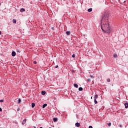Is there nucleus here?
Masks as SVG:
<instances>
[{"label":"nucleus","instance_id":"nucleus-8","mask_svg":"<svg viewBox=\"0 0 128 128\" xmlns=\"http://www.w3.org/2000/svg\"><path fill=\"white\" fill-rule=\"evenodd\" d=\"M26 12V9L22 8L20 10V12Z\"/></svg>","mask_w":128,"mask_h":128},{"label":"nucleus","instance_id":"nucleus-2","mask_svg":"<svg viewBox=\"0 0 128 128\" xmlns=\"http://www.w3.org/2000/svg\"><path fill=\"white\" fill-rule=\"evenodd\" d=\"M108 20V14L104 13L102 16L101 22H106Z\"/></svg>","mask_w":128,"mask_h":128},{"label":"nucleus","instance_id":"nucleus-33","mask_svg":"<svg viewBox=\"0 0 128 128\" xmlns=\"http://www.w3.org/2000/svg\"><path fill=\"white\" fill-rule=\"evenodd\" d=\"M88 128H92V126H89Z\"/></svg>","mask_w":128,"mask_h":128},{"label":"nucleus","instance_id":"nucleus-6","mask_svg":"<svg viewBox=\"0 0 128 128\" xmlns=\"http://www.w3.org/2000/svg\"><path fill=\"white\" fill-rule=\"evenodd\" d=\"M125 106V108H128V102H126L124 104Z\"/></svg>","mask_w":128,"mask_h":128},{"label":"nucleus","instance_id":"nucleus-35","mask_svg":"<svg viewBox=\"0 0 128 128\" xmlns=\"http://www.w3.org/2000/svg\"><path fill=\"white\" fill-rule=\"evenodd\" d=\"M120 128H122V124H120Z\"/></svg>","mask_w":128,"mask_h":128},{"label":"nucleus","instance_id":"nucleus-29","mask_svg":"<svg viewBox=\"0 0 128 128\" xmlns=\"http://www.w3.org/2000/svg\"><path fill=\"white\" fill-rule=\"evenodd\" d=\"M88 80V82H91V80H90V78H88V80Z\"/></svg>","mask_w":128,"mask_h":128},{"label":"nucleus","instance_id":"nucleus-7","mask_svg":"<svg viewBox=\"0 0 128 128\" xmlns=\"http://www.w3.org/2000/svg\"><path fill=\"white\" fill-rule=\"evenodd\" d=\"M53 122H58V118H53Z\"/></svg>","mask_w":128,"mask_h":128},{"label":"nucleus","instance_id":"nucleus-14","mask_svg":"<svg viewBox=\"0 0 128 128\" xmlns=\"http://www.w3.org/2000/svg\"><path fill=\"white\" fill-rule=\"evenodd\" d=\"M98 98V94H96L94 96V100H96Z\"/></svg>","mask_w":128,"mask_h":128},{"label":"nucleus","instance_id":"nucleus-13","mask_svg":"<svg viewBox=\"0 0 128 128\" xmlns=\"http://www.w3.org/2000/svg\"><path fill=\"white\" fill-rule=\"evenodd\" d=\"M46 94V91H42V96H44V94Z\"/></svg>","mask_w":128,"mask_h":128},{"label":"nucleus","instance_id":"nucleus-22","mask_svg":"<svg viewBox=\"0 0 128 128\" xmlns=\"http://www.w3.org/2000/svg\"><path fill=\"white\" fill-rule=\"evenodd\" d=\"M106 81L108 82H110V78H107L106 79Z\"/></svg>","mask_w":128,"mask_h":128},{"label":"nucleus","instance_id":"nucleus-4","mask_svg":"<svg viewBox=\"0 0 128 128\" xmlns=\"http://www.w3.org/2000/svg\"><path fill=\"white\" fill-rule=\"evenodd\" d=\"M16 52L14 51L12 52V56H16Z\"/></svg>","mask_w":128,"mask_h":128},{"label":"nucleus","instance_id":"nucleus-27","mask_svg":"<svg viewBox=\"0 0 128 128\" xmlns=\"http://www.w3.org/2000/svg\"><path fill=\"white\" fill-rule=\"evenodd\" d=\"M19 110H20V108H18V109H17V111L19 112Z\"/></svg>","mask_w":128,"mask_h":128},{"label":"nucleus","instance_id":"nucleus-12","mask_svg":"<svg viewBox=\"0 0 128 128\" xmlns=\"http://www.w3.org/2000/svg\"><path fill=\"white\" fill-rule=\"evenodd\" d=\"M74 88H78V85L76 84H74Z\"/></svg>","mask_w":128,"mask_h":128},{"label":"nucleus","instance_id":"nucleus-11","mask_svg":"<svg viewBox=\"0 0 128 128\" xmlns=\"http://www.w3.org/2000/svg\"><path fill=\"white\" fill-rule=\"evenodd\" d=\"M66 34H67V36H70V31H66Z\"/></svg>","mask_w":128,"mask_h":128},{"label":"nucleus","instance_id":"nucleus-5","mask_svg":"<svg viewBox=\"0 0 128 128\" xmlns=\"http://www.w3.org/2000/svg\"><path fill=\"white\" fill-rule=\"evenodd\" d=\"M26 119H24L22 122V124H24L26 123Z\"/></svg>","mask_w":128,"mask_h":128},{"label":"nucleus","instance_id":"nucleus-9","mask_svg":"<svg viewBox=\"0 0 128 128\" xmlns=\"http://www.w3.org/2000/svg\"><path fill=\"white\" fill-rule=\"evenodd\" d=\"M34 106H36V104H34V102L32 103V108H34Z\"/></svg>","mask_w":128,"mask_h":128},{"label":"nucleus","instance_id":"nucleus-28","mask_svg":"<svg viewBox=\"0 0 128 128\" xmlns=\"http://www.w3.org/2000/svg\"><path fill=\"white\" fill-rule=\"evenodd\" d=\"M33 64H36V61H34L33 62Z\"/></svg>","mask_w":128,"mask_h":128},{"label":"nucleus","instance_id":"nucleus-24","mask_svg":"<svg viewBox=\"0 0 128 128\" xmlns=\"http://www.w3.org/2000/svg\"><path fill=\"white\" fill-rule=\"evenodd\" d=\"M72 58H76V54H74L72 55Z\"/></svg>","mask_w":128,"mask_h":128},{"label":"nucleus","instance_id":"nucleus-26","mask_svg":"<svg viewBox=\"0 0 128 128\" xmlns=\"http://www.w3.org/2000/svg\"><path fill=\"white\" fill-rule=\"evenodd\" d=\"M4 100H0V102H4Z\"/></svg>","mask_w":128,"mask_h":128},{"label":"nucleus","instance_id":"nucleus-25","mask_svg":"<svg viewBox=\"0 0 128 128\" xmlns=\"http://www.w3.org/2000/svg\"><path fill=\"white\" fill-rule=\"evenodd\" d=\"M118 56V55L116 54H114V58H116Z\"/></svg>","mask_w":128,"mask_h":128},{"label":"nucleus","instance_id":"nucleus-36","mask_svg":"<svg viewBox=\"0 0 128 128\" xmlns=\"http://www.w3.org/2000/svg\"><path fill=\"white\" fill-rule=\"evenodd\" d=\"M91 98H92V96H91Z\"/></svg>","mask_w":128,"mask_h":128},{"label":"nucleus","instance_id":"nucleus-16","mask_svg":"<svg viewBox=\"0 0 128 128\" xmlns=\"http://www.w3.org/2000/svg\"><path fill=\"white\" fill-rule=\"evenodd\" d=\"M12 22H13V24H16V20L13 19L12 20Z\"/></svg>","mask_w":128,"mask_h":128},{"label":"nucleus","instance_id":"nucleus-1","mask_svg":"<svg viewBox=\"0 0 128 128\" xmlns=\"http://www.w3.org/2000/svg\"><path fill=\"white\" fill-rule=\"evenodd\" d=\"M100 26L104 32L110 34L112 32V29H110V24L108 22H100Z\"/></svg>","mask_w":128,"mask_h":128},{"label":"nucleus","instance_id":"nucleus-23","mask_svg":"<svg viewBox=\"0 0 128 128\" xmlns=\"http://www.w3.org/2000/svg\"><path fill=\"white\" fill-rule=\"evenodd\" d=\"M21 102H22V100H20V98H19L18 100V103L20 104Z\"/></svg>","mask_w":128,"mask_h":128},{"label":"nucleus","instance_id":"nucleus-17","mask_svg":"<svg viewBox=\"0 0 128 128\" xmlns=\"http://www.w3.org/2000/svg\"><path fill=\"white\" fill-rule=\"evenodd\" d=\"M83 90H84V89L82 88V87H80V88H78V90H80V92L82 91Z\"/></svg>","mask_w":128,"mask_h":128},{"label":"nucleus","instance_id":"nucleus-20","mask_svg":"<svg viewBox=\"0 0 128 128\" xmlns=\"http://www.w3.org/2000/svg\"><path fill=\"white\" fill-rule=\"evenodd\" d=\"M90 76L91 78H94V76L92 75H90Z\"/></svg>","mask_w":128,"mask_h":128},{"label":"nucleus","instance_id":"nucleus-18","mask_svg":"<svg viewBox=\"0 0 128 128\" xmlns=\"http://www.w3.org/2000/svg\"><path fill=\"white\" fill-rule=\"evenodd\" d=\"M94 102L95 104H98V101H96V99H94Z\"/></svg>","mask_w":128,"mask_h":128},{"label":"nucleus","instance_id":"nucleus-30","mask_svg":"<svg viewBox=\"0 0 128 128\" xmlns=\"http://www.w3.org/2000/svg\"><path fill=\"white\" fill-rule=\"evenodd\" d=\"M58 68V66L56 65V66H55V68Z\"/></svg>","mask_w":128,"mask_h":128},{"label":"nucleus","instance_id":"nucleus-21","mask_svg":"<svg viewBox=\"0 0 128 128\" xmlns=\"http://www.w3.org/2000/svg\"><path fill=\"white\" fill-rule=\"evenodd\" d=\"M16 52H20V49L18 48V49H16Z\"/></svg>","mask_w":128,"mask_h":128},{"label":"nucleus","instance_id":"nucleus-38","mask_svg":"<svg viewBox=\"0 0 128 128\" xmlns=\"http://www.w3.org/2000/svg\"><path fill=\"white\" fill-rule=\"evenodd\" d=\"M34 128H36V126H34Z\"/></svg>","mask_w":128,"mask_h":128},{"label":"nucleus","instance_id":"nucleus-19","mask_svg":"<svg viewBox=\"0 0 128 128\" xmlns=\"http://www.w3.org/2000/svg\"><path fill=\"white\" fill-rule=\"evenodd\" d=\"M108 126H112V123L111 122H108L107 124Z\"/></svg>","mask_w":128,"mask_h":128},{"label":"nucleus","instance_id":"nucleus-34","mask_svg":"<svg viewBox=\"0 0 128 128\" xmlns=\"http://www.w3.org/2000/svg\"><path fill=\"white\" fill-rule=\"evenodd\" d=\"M0 34H2V32L1 31H0Z\"/></svg>","mask_w":128,"mask_h":128},{"label":"nucleus","instance_id":"nucleus-32","mask_svg":"<svg viewBox=\"0 0 128 128\" xmlns=\"http://www.w3.org/2000/svg\"><path fill=\"white\" fill-rule=\"evenodd\" d=\"M52 30H54V28L52 27Z\"/></svg>","mask_w":128,"mask_h":128},{"label":"nucleus","instance_id":"nucleus-31","mask_svg":"<svg viewBox=\"0 0 128 128\" xmlns=\"http://www.w3.org/2000/svg\"><path fill=\"white\" fill-rule=\"evenodd\" d=\"M0 112H2V108H0Z\"/></svg>","mask_w":128,"mask_h":128},{"label":"nucleus","instance_id":"nucleus-10","mask_svg":"<svg viewBox=\"0 0 128 128\" xmlns=\"http://www.w3.org/2000/svg\"><path fill=\"white\" fill-rule=\"evenodd\" d=\"M88 12H92V8H88Z\"/></svg>","mask_w":128,"mask_h":128},{"label":"nucleus","instance_id":"nucleus-3","mask_svg":"<svg viewBox=\"0 0 128 128\" xmlns=\"http://www.w3.org/2000/svg\"><path fill=\"white\" fill-rule=\"evenodd\" d=\"M75 126L77 128H80V124L79 122H76V124H75Z\"/></svg>","mask_w":128,"mask_h":128},{"label":"nucleus","instance_id":"nucleus-15","mask_svg":"<svg viewBox=\"0 0 128 128\" xmlns=\"http://www.w3.org/2000/svg\"><path fill=\"white\" fill-rule=\"evenodd\" d=\"M48 106V104H43L42 106V108H46V106Z\"/></svg>","mask_w":128,"mask_h":128},{"label":"nucleus","instance_id":"nucleus-37","mask_svg":"<svg viewBox=\"0 0 128 128\" xmlns=\"http://www.w3.org/2000/svg\"><path fill=\"white\" fill-rule=\"evenodd\" d=\"M124 2H126V1H124Z\"/></svg>","mask_w":128,"mask_h":128}]
</instances>
